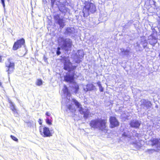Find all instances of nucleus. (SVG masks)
I'll list each match as a JSON object with an SVG mask.
<instances>
[{"label": "nucleus", "instance_id": "f257e3e1", "mask_svg": "<svg viewBox=\"0 0 160 160\" xmlns=\"http://www.w3.org/2000/svg\"><path fill=\"white\" fill-rule=\"evenodd\" d=\"M84 56L83 51L79 50L77 51L74 57L75 62L76 63H72L68 58L65 57H62L61 62L63 64V68L68 72L64 76V81L69 82L73 81L75 76L76 75V70L78 66L77 64L82 62L81 59Z\"/></svg>", "mask_w": 160, "mask_h": 160}, {"label": "nucleus", "instance_id": "f03ea898", "mask_svg": "<svg viewBox=\"0 0 160 160\" xmlns=\"http://www.w3.org/2000/svg\"><path fill=\"white\" fill-rule=\"evenodd\" d=\"M60 0H50L52 8H58L63 16L60 17L59 15L57 14L54 17L56 23L58 25L59 28L61 30L66 25V20L63 19L64 16L65 15L68 8L66 7L64 4L60 2Z\"/></svg>", "mask_w": 160, "mask_h": 160}, {"label": "nucleus", "instance_id": "7ed1b4c3", "mask_svg": "<svg viewBox=\"0 0 160 160\" xmlns=\"http://www.w3.org/2000/svg\"><path fill=\"white\" fill-rule=\"evenodd\" d=\"M58 41L59 45L61 47L62 50L66 52L71 50L73 46V42L70 38L63 37H60Z\"/></svg>", "mask_w": 160, "mask_h": 160}, {"label": "nucleus", "instance_id": "20e7f679", "mask_svg": "<svg viewBox=\"0 0 160 160\" xmlns=\"http://www.w3.org/2000/svg\"><path fill=\"white\" fill-rule=\"evenodd\" d=\"M106 121L101 118H98L92 120L90 122L89 125L92 128L94 129H98L103 131L106 128Z\"/></svg>", "mask_w": 160, "mask_h": 160}, {"label": "nucleus", "instance_id": "39448f33", "mask_svg": "<svg viewBox=\"0 0 160 160\" xmlns=\"http://www.w3.org/2000/svg\"><path fill=\"white\" fill-rule=\"evenodd\" d=\"M85 4L82 11L80 14L82 17L86 18L89 15L90 12L94 13L96 11V8L95 5L92 3L86 2Z\"/></svg>", "mask_w": 160, "mask_h": 160}, {"label": "nucleus", "instance_id": "423d86ee", "mask_svg": "<svg viewBox=\"0 0 160 160\" xmlns=\"http://www.w3.org/2000/svg\"><path fill=\"white\" fill-rule=\"evenodd\" d=\"M152 33L148 36V40L150 45L154 46L158 42V32L154 28L152 27Z\"/></svg>", "mask_w": 160, "mask_h": 160}, {"label": "nucleus", "instance_id": "0eeeda50", "mask_svg": "<svg viewBox=\"0 0 160 160\" xmlns=\"http://www.w3.org/2000/svg\"><path fill=\"white\" fill-rule=\"evenodd\" d=\"M22 47H23L26 51H28L26 49L25 40L23 38L17 40L14 42L12 49L14 51H16Z\"/></svg>", "mask_w": 160, "mask_h": 160}, {"label": "nucleus", "instance_id": "6e6552de", "mask_svg": "<svg viewBox=\"0 0 160 160\" xmlns=\"http://www.w3.org/2000/svg\"><path fill=\"white\" fill-rule=\"evenodd\" d=\"M5 66L7 68L6 71L8 74L12 73L15 69V62L12 59L9 58L5 62Z\"/></svg>", "mask_w": 160, "mask_h": 160}, {"label": "nucleus", "instance_id": "1a4fd4ad", "mask_svg": "<svg viewBox=\"0 0 160 160\" xmlns=\"http://www.w3.org/2000/svg\"><path fill=\"white\" fill-rule=\"evenodd\" d=\"M71 102V104H68L67 106V112L69 111L72 113H74L75 112L76 110L72 104H74L77 108L79 107L81 105V104L80 102L74 98L72 99Z\"/></svg>", "mask_w": 160, "mask_h": 160}, {"label": "nucleus", "instance_id": "9d476101", "mask_svg": "<svg viewBox=\"0 0 160 160\" xmlns=\"http://www.w3.org/2000/svg\"><path fill=\"white\" fill-rule=\"evenodd\" d=\"M39 130L41 134L44 137H50L53 133L52 130H50L49 128L47 127H44L42 129H40Z\"/></svg>", "mask_w": 160, "mask_h": 160}, {"label": "nucleus", "instance_id": "9b49d317", "mask_svg": "<svg viewBox=\"0 0 160 160\" xmlns=\"http://www.w3.org/2000/svg\"><path fill=\"white\" fill-rule=\"evenodd\" d=\"M120 51L119 53V54L120 56L123 58L126 57L129 58L130 57V54L131 52V49L130 48L127 47L126 48H122L120 49Z\"/></svg>", "mask_w": 160, "mask_h": 160}, {"label": "nucleus", "instance_id": "f8f14e48", "mask_svg": "<svg viewBox=\"0 0 160 160\" xmlns=\"http://www.w3.org/2000/svg\"><path fill=\"white\" fill-rule=\"evenodd\" d=\"M110 127L112 128L117 127L119 125V122L115 117L111 116L109 118Z\"/></svg>", "mask_w": 160, "mask_h": 160}, {"label": "nucleus", "instance_id": "ddd939ff", "mask_svg": "<svg viewBox=\"0 0 160 160\" xmlns=\"http://www.w3.org/2000/svg\"><path fill=\"white\" fill-rule=\"evenodd\" d=\"M75 32V29L74 28L68 27L65 28L63 34L66 36H69L72 38L74 36Z\"/></svg>", "mask_w": 160, "mask_h": 160}, {"label": "nucleus", "instance_id": "4468645a", "mask_svg": "<svg viewBox=\"0 0 160 160\" xmlns=\"http://www.w3.org/2000/svg\"><path fill=\"white\" fill-rule=\"evenodd\" d=\"M141 106L145 109H149L150 108L152 105L151 102L148 99H142L140 101Z\"/></svg>", "mask_w": 160, "mask_h": 160}, {"label": "nucleus", "instance_id": "2eb2a0df", "mask_svg": "<svg viewBox=\"0 0 160 160\" xmlns=\"http://www.w3.org/2000/svg\"><path fill=\"white\" fill-rule=\"evenodd\" d=\"M129 124L130 127L137 129L139 128L141 122L140 120L134 119L131 120Z\"/></svg>", "mask_w": 160, "mask_h": 160}, {"label": "nucleus", "instance_id": "dca6fc26", "mask_svg": "<svg viewBox=\"0 0 160 160\" xmlns=\"http://www.w3.org/2000/svg\"><path fill=\"white\" fill-rule=\"evenodd\" d=\"M132 133L128 130H124L122 132V138L129 141L131 138Z\"/></svg>", "mask_w": 160, "mask_h": 160}, {"label": "nucleus", "instance_id": "f3484780", "mask_svg": "<svg viewBox=\"0 0 160 160\" xmlns=\"http://www.w3.org/2000/svg\"><path fill=\"white\" fill-rule=\"evenodd\" d=\"M74 78L73 81L72 82H67L70 83V86L72 88L74 92L76 94L78 91L79 87L78 84L75 82Z\"/></svg>", "mask_w": 160, "mask_h": 160}, {"label": "nucleus", "instance_id": "a211bd4d", "mask_svg": "<svg viewBox=\"0 0 160 160\" xmlns=\"http://www.w3.org/2000/svg\"><path fill=\"white\" fill-rule=\"evenodd\" d=\"M152 146H155L157 148V150L160 151V139L153 138L151 140Z\"/></svg>", "mask_w": 160, "mask_h": 160}, {"label": "nucleus", "instance_id": "6ab92c4d", "mask_svg": "<svg viewBox=\"0 0 160 160\" xmlns=\"http://www.w3.org/2000/svg\"><path fill=\"white\" fill-rule=\"evenodd\" d=\"M140 44L142 45L143 48H147L148 44L147 41L145 36H142L141 37Z\"/></svg>", "mask_w": 160, "mask_h": 160}, {"label": "nucleus", "instance_id": "aec40b11", "mask_svg": "<svg viewBox=\"0 0 160 160\" xmlns=\"http://www.w3.org/2000/svg\"><path fill=\"white\" fill-rule=\"evenodd\" d=\"M63 91L64 94L66 95L67 97H70L71 94L66 86L65 85H64Z\"/></svg>", "mask_w": 160, "mask_h": 160}, {"label": "nucleus", "instance_id": "412c9836", "mask_svg": "<svg viewBox=\"0 0 160 160\" xmlns=\"http://www.w3.org/2000/svg\"><path fill=\"white\" fill-rule=\"evenodd\" d=\"M132 144L136 149H139L140 148L142 147V144L139 141L138 142L137 141H136L134 142H132Z\"/></svg>", "mask_w": 160, "mask_h": 160}, {"label": "nucleus", "instance_id": "4be33fe9", "mask_svg": "<svg viewBox=\"0 0 160 160\" xmlns=\"http://www.w3.org/2000/svg\"><path fill=\"white\" fill-rule=\"evenodd\" d=\"M86 88L87 91H91L96 89L95 86L92 84H88L86 85Z\"/></svg>", "mask_w": 160, "mask_h": 160}, {"label": "nucleus", "instance_id": "5701e85b", "mask_svg": "<svg viewBox=\"0 0 160 160\" xmlns=\"http://www.w3.org/2000/svg\"><path fill=\"white\" fill-rule=\"evenodd\" d=\"M90 112L88 109H85L82 115H83V117L85 119H87L89 117Z\"/></svg>", "mask_w": 160, "mask_h": 160}, {"label": "nucleus", "instance_id": "b1692460", "mask_svg": "<svg viewBox=\"0 0 160 160\" xmlns=\"http://www.w3.org/2000/svg\"><path fill=\"white\" fill-rule=\"evenodd\" d=\"M142 45L140 44V43L137 42L135 44V48L136 49L139 51L142 50L143 48L142 46H141Z\"/></svg>", "mask_w": 160, "mask_h": 160}, {"label": "nucleus", "instance_id": "393cba45", "mask_svg": "<svg viewBox=\"0 0 160 160\" xmlns=\"http://www.w3.org/2000/svg\"><path fill=\"white\" fill-rule=\"evenodd\" d=\"M9 102L10 104L11 109L12 111L16 109L15 104L12 102V101L9 100Z\"/></svg>", "mask_w": 160, "mask_h": 160}, {"label": "nucleus", "instance_id": "a878e982", "mask_svg": "<svg viewBox=\"0 0 160 160\" xmlns=\"http://www.w3.org/2000/svg\"><path fill=\"white\" fill-rule=\"evenodd\" d=\"M78 108V111L80 114H82L83 113V112L85 111L84 109L82 107V105L79 108Z\"/></svg>", "mask_w": 160, "mask_h": 160}, {"label": "nucleus", "instance_id": "bb28decb", "mask_svg": "<svg viewBox=\"0 0 160 160\" xmlns=\"http://www.w3.org/2000/svg\"><path fill=\"white\" fill-rule=\"evenodd\" d=\"M61 48V47H58L57 48V49L56 51V54L58 56L60 55L61 54V52L60 51Z\"/></svg>", "mask_w": 160, "mask_h": 160}, {"label": "nucleus", "instance_id": "cd10ccee", "mask_svg": "<svg viewBox=\"0 0 160 160\" xmlns=\"http://www.w3.org/2000/svg\"><path fill=\"white\" fill-rule=\"evenodd\" d=\"M42 84V81L41 79H38L37 82V85L38 86H40Z\"/></svg>", "mask_w": 160, "mask_h": 160}, {"label": "nucleus", "instance_id": "c85d7f7f", "mask_svg": "<svg viewBox=\"0 0 160 160\" xmlns=\"http://www.w3.org/2000/svg\"><path fill=\"white\" fill-rule=\"evenodd\" d=\"M156 150L154 149H147L146 150V152L149 154H151L155 152Z\"/></svg>", "mask_w": 160, "mask_h": 160}, {"label": "nucleus", "instance_id": "c756f323", "mask_svg": "<svg viewBox=\"0 0 160 160\" xmlns=\"http://www.w3.org/2000/svg\"><path fill=\"white\" fill-rule=\"evenodd\" d=\"M46 122L47 124L49 125L52 124V123L51 121L50 120V119L49 118H47L46 119Z\"/></svg>", "mask_w": 160, "mask_h": 160}, {"label": "nucleus", "instance_id": "7c9ffc66", "mask_svg": "<svg viewBox=\"0 0 160 160\" xmlns=\"http://www.w3.org/2000/svg\"><path fill=\"white\" fill-rule=\"evenodd\" d=\"M10 137L14 141L17 142H18V139L16 137L14 136H13L12 135H11Z\"/></svg>", "mask_w": 160, "mask_h": 160}, {"label": "nucleus", "instance_id": "2f4dec72", "mask_svg": "<svg viewBox=\"0 0 160 160\" xmlns=\"http://www.w3.org/2000/svg\"><path fill=\"white\" fill-rule=\"evenodd\" d=\"M133 21L132 20H130L128 22L125 24L126 26H130L133 22Z\"/></svg>", "mask_w": 160, "mask_h": 160}, {"label": "nucleus", "instance_id": "473e14b6", "mask_svg": "<svg viewBox=\"0 0 160 160\" xmlns=\"http://www.w3.org/2000/svg\"><path fill=\"white\" fill-rule=\"evenodd\" d=\"M97 84L98 85V86L99 88H100V87H102L101 83L100 81H98L97 82Z\"/></svg>", "mask_w": 160, "mask_h": 160}, {"label": "nucleus", "instance_id": "72a5a7b5", "mask_svg": "<svg viewBox=\"0 0 160 160\" xmlns=\"http://www.w3.org/2000/svg\"><path fill=\"white\" fill-rule=\"evenodd\" d=\"M1 3L2 4L3 7L4 8L5 6V0H1Z\"/></svg>", "mask_w": 160, "mask_h": 160}, {"label": "nucleus", "instance_id": "f704fd0d", "mask_svg": "<svg viewBox=\"0 0 160 160\" xmlns=\"http://www.w3.org/2000/svg\"><path fill=\"white\" fill-rule=\"evenodd\" d=\"M12 111L13 112L15 115L16 116H17V115H18V114L17 112V109H16L15 110Z\"/></svg>", "mask_w": 160, "mask_h": 160}, {"label": "nucleus", "instance_id": "c9c22d12", "mask_svg": "<svg viewBox=\"0 0 160 160\" xmlns=\"http://www.w3.org/2000/svg\"><path fill=\"white\" fill-rule=\"evenodd\" d=\"M99 91L101 92H103L104 91V88L102 87H100V88H99Z\"/></svg>", "mask_w": 160, "mask_h": 160}, {"label": "nucleus", "instance_id": "e433bc0d", "mask_svg": "<svg viewBox=\"0 0 160 160\" xmlns=\"http://www.w3.org/2000/svg\"><path fill=\"white\" fill-rule=\"evenodd\" d=\"M125 119L127 120H129L131 118V116H127L126 117H125Z\"/></svg>", "mask_w": 160, "mask_h": 160}, {"label": "nucleus", "instance_id": "4c0bfd02", "mask_svg": "<svg viewBox=\"0 0 160 160\" xmlns=\"http://www.w3.org/2000/svg\"><path fill=\"white\" fill-rule=\"evenodd\" d=\"M43 59L45 62H48L47 58L45 56H43Z\"/></svg>", "mask_w": 160, "mask_h": 160}, {"label": "nucleus", "instance_id": "58836bf2", "mask_svg": "<svg viewBox=\"0 0 160 160\" xmlns=\"http://www.w3.org/2000/svg\"><path fill=\"white\" fill-rule=\"evenodd\" d=\"M134 136L135 137L138 138L139 136V134L138 133L136 132Z\"/></svg>", "mask_w": 160, "mask_h": 160}, {"label": "nucleus", "instance_id": "ea45409f", "mask_svg": "<svg viewBox=\"0 0 160 160\" xmlns=\"http://www.w3.org/2000/svg\"><path fill=\"white\" fill-rule=\"evenodd\" d=\"M45 114L47 116H50V114L48 112H46Z\"/></svg>", "mask_w": 160, "mask_h": 160}, {"label": "nucleus", "instance_id": "a19ab883", "mask_svg": "<svg viewBox=\"0 0 160 160\" xmlns=\"http://www.w3.org/2000/svg\"><path fill=\"white\" fill-rule=\"evenodd\" d=\"M38 122L40 125H41L42 124V121L40 119H39Z\"/></svg>", "mask_w": 160, "mask_h": 160}, {"label": "nucleus", "instance_id": "79ce46f5", "mask_svg": "<svg viewBox=\"0 0 160 160\" xmlns=\"http://www.w3.org/2000/svg\"><path fill=\"white\" fill-rule=\"evenodd\" d=\"M2 56L0 55V62H2Z\"/></svg>", "mask_w": 160, "mask_h": 160}, {"label": "nucleus", "instance_id": "37998d69", "mask_svg": "<svg viewBox=\"0 0 160 160\" xmlns=\"http://www.w3.org/2000/svg\"><path fill=\"white\" fill-rule=\"evenodd\" d=\"M0 87H2V83L0 82Z\"/></svg>", "mask_w": 160, "mask_h": 160}, {"label": "nucleus", "instance_id": "c03bdc74", "mask_svg": "<svg viewBox=\"0 0 160 160\" xmlns=\"http://www.w3.org/2000/svg\"><path fill=\"white\" fill-rule=\"evenodd\" d=\"M153 2L154 3V4H155V3H156V2H155L154 1H153Z\"/></svg>", "mask_w": 160, "mask_h": 160}, {"label": "nucleus", "instance_id": "a18cd8bd", "mask_svg": "<svg viewBox=\"0 0 160 160\" xmlns=\"http://www.w3.org/2000/svg\"><path fill=\"white\" fill-rule=\"evenodd\" d=\"M8 2H9L10 1V0H7Z\"/></svg>", "mask_w": 160, "mask_h": 160}, {"label": "nucleus", "instance_id": "49530a36", "mask_svg": "<svg viewBox=\"0 0 160 160\" xmlns=\"http://www.w3.org/2000/svg\"><path fill=\"white\" fill-rule=\"evenodd\" d=\"M156 107H157H157H158V106H157V105H156Z\"/></svg>", "mask_w": 160, "mask_h": 160}]
</instances>
